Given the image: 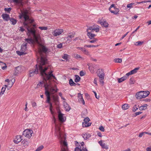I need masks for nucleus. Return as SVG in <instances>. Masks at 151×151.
Instances as JSON below:
<instances>
[{
  "instance_id": "nucleus-57",
  "label": "nucleus",
  "mask_w": 151,
  "mask_h": 151,
  "mask_svg": "<svg viewBox=\"0 0 151 151\" xmlns=\"http://www.w3.org/2000/svg\"><path fill=\"white\" fill-rule=\"evenodd\" d=\"M129 83L131 84H133L134 83V81L132 80L131 78L130 79Z\"/></svg>"
},
{
  "instance_id": "nucleus-29",
  "label": "nucleus",
  "mask_w": 151,
  "mask_h": 151,
  "mask_svg": "<svg viewBox=\"0 0 151 151\" xmlns=\"http://www.w3.org/2000/svg\"><path fill=\"white\" fill-rule=\"evenodd\" d=\"M9 20L11 22L12 24L13 25L17 23V20L13 18H10Z\"/></svg>"
},
{
  "instance_id": "nucleus-43",
  "label": "nucleus",
  "mask_w": 151,
  "mask_h": 151,
  "mask_svg": "<svg viewBox=\"0 0 151 151\" xmlns=\"http://www.w3.org/2000/svg\"><path fill=\"white\" fill-rule=\"evenodd\" d=\"M4 10L5 12L8 13H9L11 10V8L10 7L9 8H5Z\"/></svg>"
},
{
  "instance_id": "nucleus-53",
  "label": "nucleus",
  "mask_w": 151,
  "mask_h": 151,
  "mask_svg": "<svg viewBox=\"0 0 151 151\" xmlns=\"http://www.w3.org/2000/svg\"><path fill=\"white\" fill-rule=\"evenodd\" d=\"M58 48H61L62 47V43H60L57 46Z\"/></svg>"
},
{
  "instance_id": "nucleus-47",
  "label": "nucleus",
  "mask_w": 151,
  "mask_h": 151,
  "mask_svg": "<svg viewBox=\"0 0 151 151\" xmlns=\"http://www.w3.org/2000/svg\"><path fill=\"white\" fill-rule=\"evenodd\" d=\"M98 40L97 39L94 38L93 40H90L89 41V42L91 43H94L96 42Z\"/></svg>"
},
{
  "instance_id": "nucleus-61",
  "label": "nucleus",
  "mask_w": 151,
  "mask_h": 151,
  "mask_svg": "<svg viewBox=\"0 0 151 151\" xmlns=\"http://www.w3.org/2000/svg\"><path fill=\"white\" fill-rule=\"evenodd\" d=\"M147 151H151V147H148L146 149Z\"/></svg>"
},
{
  "instance_id": "nucleus-54",
  "label": "nucleus",
  "mask_w": 151,
  "mask_h": 151,
  "mask_svg": "<svg viewBox=\"0 0 151 151\" xmlns=\"http://www.w3.org/2000/svg\"><path fill=\"white\" fill-rule=\"evenodd\" d=\"M85 73L83 72V71H81L80 72V75L82 76L85 75Z\"/></svg>"
},
{
  "instance_id": "nucleus-21",
  "label": "nucleus",
  "mask_w": 151,
  "mask_h": 151,
  "mask_svg": "<svg viewBox=\"0 0 151 151\" xmlns=\"http://www.w3.org/2000/svg\"><path fill=\"white\" fill-rule=\"evenodd\" d=\"M82 137L84 139H88L91 137V135L89 133H88L83 134L82 135Z\"/></svg>"
},
{
  "instance_id": "nucleus-63",
  "label": "nucleus",
  "mask_w": 151,
  "mask_h": 151,
  "mask_svg": "<svg viewBox=\"0 0 151 151\" xmlns=\"http://www.w3.org/2000/svg\"><path fill=\"white\" fill-rule=\"evenodd\" d=\"M142 113V112L140 111V112H137L135 113V114H136V116H137V115H138Z\"/></svg>"
},
{
  "instance_id": "nucleus-20",
  "label": "nucleus",
  "mask_w": 151,
  "mask_h": 151,
  "mask_svg": "<svg viewBox=\"0 0 151 151\" xmlns=\"http://www.w3.org/2000/svg\"><path fill=\"white\" fill-rule=\"evenodd\" d=\"M2 17L4 20L6 21H8L10 18L9 15L6 14H3Z\"/></svg>"
},
{
  "instance_id": "nucleus-35",
  "label": "nucleus",
  "mask_w": 151,
  "mask_h": 151,
  "mask_svg": "<svg viewBox=\"0 0 151 151\" xmlns=\"http://www.w3.org/2000/svg\"><path fill=\"white\" fill-rule=\"evenodd\" d=\"M139 69V68H135L134 69L130 71V73L132 74H134L136 73L137 72V70H138Z\"/></svg>"
},
{
  "instance_id": "nucleus-10",
  "label": "nucleus",
  "mask_w": 151,
  "mask_h": 151,
  "mask_svg": "<svg viewBox=\"0 0 151 151\" xmlns=\"http://www.w3.org/2000/svg\"><path fill=\"white\" fill-rule=\"evenodd\" d=\"M52 77L53 78H54V79H55L56 78H53L52 76L51 77V78H50L49 79H44V80H45V81H41V82H40L38 84H37V88H39L41 86H42L43 85H44V84H48L47 83V81H46V80H50V79H51V78H52Z\"/></svg>"
},
{
  "instance_id": "nucleus-30",
  "label": "nucleus",
  "mask_w": 151,
  "mask_h": 151,
  "mask_svg": "<svg viewBox=\"0 0 151 151\" xmlns=\"http://www.w3.org/2000/svg\"><path fill=\"white\" fill-rule=\"evenodd\" d=\"M64 40H65V42L67 44L70 42L71 40L70 38L67 36L64 38Z\"/></svg>"
},
{
  "instance_id": "nucleus-42",
  "label": "nucleus",
  "mask_w": 151,
  "mask_h": 151,
  "mask_svg": "<svg viewBox=\"0 0 151 151\" xmlns=\"http://www.w3.org/2000/svg\"><path fill=\"white\" fill-rule=\"evenodd\" d=\"M23 0H12L13 1L17 4H21Z\"/></svg>"
},
{
  "instance_id": "nucleus-58",
  "label": "nucleus",
  "mask_w": 151,
  "mask_h": 151,
  "mask_svg": "<svg viewBox=\"0 0 151 151\" xmlns=\"http://www.w3.org/2000/svg\"><path fill=\"white\" fill-rule=\"evenodd\" d=\"M33 107H35L37 106V104L35 102H33L32 103Z\"/></svg>"
},
{
  "instance_id": "nucleus-45",
  "label": "nucleus",
  "mask_w": 151,
  "mask_h": 151,
  "mask_svg": "<svg viewBox=\"0 0 151 151\" xmlns=\"http://www.w3.org/2000/svg\"><path fill=\"white\" fill-rule=\"evenodd\" d=\"M39 28L42 30H46L47 29L46 27H39Z\"/></svg>"
},
{
  "instance_id": "nucleus-56",
  "label": "nucleus",
  "mask_w": 151,
  "mask_h": 151,
  "mask_svg": "<svg viewBox=\"0 0 151 151\" xmlns=\"http://www.w3.org/2000/svg\"><path fill=\"white\" fill-rule=\"evenodd\" d=\"M144 133H145V132L140 133L139 134V137H141L144 134Z\"/></svg>"
},
{
  "instance_id": "nucleus-27",
  "label": "nucleus",
  "mask_w": 151,
  "mask_h": 151,
  "mask_svg": "<svg viewBox=\"0 0 151 151\" xmlns=\"http://www.w3.org/2000/svg\"><path fill=\"white\" fill-rule=\"evenodd\" d=\"M112 13L115 14H117L119 12V10L117 8L115 9H112L109 10Z\"/></svg>"
},
{
  "instance_id": "nucleus-52",
  "label": "nucleus",
  "mask_w": 151,
  "mask_h": 151,
  "mask_svg": "<svg viewBox=\"0 0 151 151\" xmlns=\"http://www.w3.org/2000/svg\"><path fill=\"white\" fill-rule=\"evenodd\" d=\"M133 110L135 112L136 111V110L138 109V108L136 106H135L134 107H133Z\"/></svg>"
},
{
  "instance_id": "nucleus-60",
  "label": "nucleus",
  "mask_w": 151,
  "mask_h": 151,
  "mask_svg": "<svg viewBox=\"0 0 151 151\" xmlns=\"http://www.w3.org/2000/svg\"><path fill=\"white\" fill-rule=\"evenodd\" d=\"M129 33V32H127L126 34L124 35L122 37L121 40L123 38H124L127 35V34Z\"/></svg>"
},
{
  "instance_id": "nucleus-11",
  "label": "nucleus",
  "mask_w": 151,
  "mask_h": 151,
  "mask_svg": "<svg viewBox=\"0 0 151 151\" xmlns=\"http://www.w3.org/2000/svg\"><path fill=\"white\" fill-rule=\"evenodd\" d=\"M45 94L47 97V100L46 101V102L48 103L50 102V94L49 92H48V91L46 90L45 91Z\"/></svg>"
},
{
  "instance_id": "nucleus-18",
  "label": "nucleus",
  "mask_w": 151,
  "mask_h": 151,
  "mask_svg": "<svg viewBox=\"0 0 151 151\" xmlns=\"http://www.w3.org/2000/svg\"><path fill=\"white\" fill-rule=\"evenodd\" d=\"M90 119H89L88 117H86L85 119H84V121L85 123V127H87L91 125V124L87 123L88 122L90 121Z\"/></svg>"
},
{
  "instance_id": "nucleus-41",
  "label": "nucleus",
  "mask_w": 151,
  "mask_h": 151,
  "mask_svg": "<svg viewBox=\"0 0 151 151\" xmlns=\"http://www.w3.org/2000/svg\"><path fill=\"white\" fill-rule=\"evenodd\" d=\"M29 141H28L26 140H24L22 142V143L25 145H28L29 144Z\"/></svg>"
},
{
  "instance_id": "nucleus-62",
  "label": "nucleus",
  "mask_w": 151,
  "mask_h": 151,
  "mask_svg": "<svg viewBox=\"0 0 151 151\" xmlns=\"http://www.w3.org/2000/svg\"><path fill=\"white\" fill-rule=\"evenodd\" d=\"M97 134L98 136L100 137H102V134L100 132H98L97 133Z\"/></svg>"
},
{
  "instance_id": "nucleus-23",
  "label": "nucleus",
  "mask_w": 151,
  "mask_h": 151,
  "mask_svg": "<svg viewBox=\"0 0 151 151\" xmlns=\"http://www.w3.org/2000/svg\"><path fill=\"white\" fill-rule=\"evenodd\" d=\"M7 86V85H4L2 87L0 93V96H2L4 93Z\"/></svg>"
},
{
  "instance_id": "nucleus-55",
  "label": "nucleus",
  "mask_w": 151,
  "mask_h": 151,
  "mask_svg": "<svg viewBox=\"0 0 151 151\" xmlns=\"http://www.w3.org/2000/svg\"><path fill=\"white\" fill-rule=\"evenodd\" d=\"M93 93H94V94H95V96L96 97V98L97 99H99V96H97L96 93L94 91H93Z\"/></svg>"
},
{
  "instance_id": "nucleus-40",
  "label": "nucleus",
  "mask_w": 151,
  "mask_h": 151,
  "mask_svg": "<svg viewBox=\"0 0 151 151\" xmlns=\"http://www.w3.org/2000/svg\"><path fill=\"white\" fill-rule=\"evenodd\" d=\"M98 45H86L84 46V47H98Z\"/></svg>"
},
{
  "instance_id": "nucleus-4",
  "label": "nucleus",
  "mask_w": 151,
  "mask_h": 151,
  "mask_svg": "<svg viewBox=\"0 0 151 151\" xmlns=\"http://www.w3.org/2000/svg\"><path fill=\"white\" fill-rule=\"evenodd\" d=\"M56 129L57 135L58 138L60 139V143L63 147L62 148L61 151L63 150H65V151H66V148L67 146V142L65 140L63 141L62 139V133L60 131V128L59 126H56Z\"/></svg>"
},
{
  "instance_id": "nucleus-28",
  "label": "nucleus",
  "mask_w": 151,
  "mask_h": 151,
  "mask_svg": "<svg viewBox=\"0 0 151 151\" xmlns=\"http://www.w3.org/2000/svg\"><path fill=\"white\" fill-rule=\"evenodd\" d=\"M75 35V33L74 32H70L68 34L67 36L72 40V38L74 37Z\"/></svg>"
},
{
  "instance_id": "nucleus-26",
  "label": "nucleus",
  "mask_w": 151,
  "mask_h": 151,
  "mask_svg": "<svg viewBox=\"0 0 151 151\" xmlns=\"http://www.w3.org/2000/svg\"><path fill=\"white\" fill-rule=\"evenodd\" d=\"M142 92L143 96V98H145L147 96H148V95L150 93L149 91H142Z\"/></svg>"
},
{
  "instance_id": "nucleus-34",
  "label": "nucleus",
  "mask_w": 151,
  "mask_h": 151,
  "mask_svg": "<svg viewBox=\"0 0 151 151\" xmlns=\"http://www.w3.org/2000/svg\"><path fill=\"white\" fill-rule=\"evenodd\" d=\"M21 67H17L15 68V72L17 73H20L21 71Z\"/></svg>"
},
{
  "instance_id": "nucleus-44",
  "label": "nucleus",
  "mask_w": 151,
  "mask_h": 151,
  "mask_svg": "<svg viewBox=\"0 0 151 151\" xmlns=\"http://www.w3.org/2000/svg\"><path fill=\"white\" fill-rule=\"evenodd\" d=\"M44 148V146L43 145H41L38 147L36 150V151H40Z\"/></svg>"
},
{
  "instance_id": "nucleus-15",
  "label": "nucleus",
  "mask_w": 151,
  "mask_h": 151,
  "mask_svg": "<svg viewBox=\"0 0 151 151\" xmlns=\"http://www.w3.org/2000/svg\"><path fill=\"white\" fill-rule=\"evenodd\" d=\"M22 139L20 135H17L16 137V138L14 140V142L15 143L17 144L21 141Z\"/></svg>"
},
{
  "instance_id": "nucleus-46",
  "label": "nucleus",
  "mask_w": 151,
  "mask_h": 151,
  "mask_svg": "<svg viewBox=\"0 0 151 151\" xmlns=\"http://www.w3.org/2000/svg\"><path fill=\"white\" fill-rule=\"evenodd\" d=\"M15 81V79H12L11 80L10 82L11 83V85L10 86H9V88H10L13 85L14 83V82Z\"/></svg>"
},
{
  "instance_id": "nucleus-13",
  "label": "nucleus",
  "mask_w": 151,
  "mask_h": 151,
  "mask_svg": "<svg viewBox=\"0 0 151 151\" xmlns=\"http://www.w3.org/2000/svg\"><path fill=\"white\" fill-rule=\"evenodd\" d=\"M27 50V43L25 42L23 43V44L21 46V48L20 51H23L24 52H25Z\"/></svg>"
},
{
  "instance_id": "nucleus-36",
  "label": "nucleus",
  "mask_w": 151,
  "mask_h": 151,
  "mask_svg": "<svg viewBox=\"0 0 151 151\" xmlns=\"http://www.w3.org/2000/svg\"><path fill=\"white\" fill-rule=\"evenodd\" d=\"M74 57L77 59H82V58L80 55L77 54H74Z\"/></svg>"
},
{
  "instance_id": "nucleus-12",
  "label": "nucleus",
  "mask_w": 151,
  "mask_h": 151,
  "mask_svg": "<svg viewBox=\"0 0 151 151\" xmlns=\"http://www.w3.org/2000/svg\"><path fill=\"white\" fill-rule=\"evenodd\" d=\"M142 92V91H140L137 93L136 94L135 96L137 99H140L142 98H143Z\"/></svg>"
},
{
  "instance_id": "nucleus-25",
  "label": "nucleus",
  "mask_w": 151,
  "mask_h": 151,
  "mask_svg": "<svg viewBox=\"0 0 151 151\" xmlns=\"http://www.w3.org/2000/svg\"><path fill=\"white\" fill-rule=\"evenodd\" d=\"M147 106L148 105L147 104H144L139 107V109L140 110H145L147 109Z\"/></svg>"
},
{
  "instance_id": "nucleus-31",
  "label": "nucleus",
  "mask_w": 151,
  "mask_h": 151,
  "mask_svg": "<svg viewBox=\"0 0 151 151\" xmlns=\"http://www.w3.org/2000/svg\"><path fill=\"white\" fill-rule=\"evenodd\" d=\"M129 107V105L127 104H125L122 106V109L124 110H126Z\"/></svg>"
},
{
  "instance_id": "nucleus-14",
  "label": "nucleus",
  "mask_w": 151,
  "mask_h": 151,
  "mask_svg": "<svg viewBox=\"0 0 151 151\" xmlns=\"http://www.w3.org/2000/svg\"><path fill=\"white\" fill-rule=\"evenodd\" d=\"M102 27H104L106 28L108 27L109 24L106 21L100 20L98 21Z\"/></svg>"
},
{
  "instance_id": "nucleus-39",
  "label": "nucleus",
  "mask_w": 151,
  "mask_h": 151,
  "mask_svg": "<svg viewBox=\"0 0 151 151\" xmlns=\"http://www.w3.org/2000/svg\"><path fill=\"white\" fill-rule=\"evenodd\" d=\"M115 63H120L122 62V59L121 58H116L114 60Z\"/></svg>"
},
{
  "instance_id": "nucleus-51",
  "label": "nucleus",
  "mask_w": 151,
  "mask_h": 151,
  "mask_svg": "<svg viewBox=\"0 0 151 151\" xmlns=\"http://www.w3.org/2000/svg\"><path fill=\"white\" fill-rule=\"evenodd\" d=\"M99 129H100V130L102 132H104V128L102 126H101V127H99Z\"/></svg>"
},
{
  "instance_id": "nucleus-2",
  "label": "nucleus",
  "mask_w": 151,
  "mask_h": 151,
  "mask_svg": "<svg viewBox=\"0 0 151 151\" xmlns=\"http://www.w3.org/2000/svg\"><path fill=\"white\" fill-rule=\"evenodd\" d=\"M48 51V49L45 46L42 45L41 49L39 50V54L40 57V58H37V62L39 64V69L41 71V73L43 75H44L48 78L51 76H53L55 78V76H54L52 73V71H51L48 73H46V70L48 69L47 67H46L45 65L47 63V60L45 54H44L43 52H46Z\"/></svg>"
},
{
  "instance_id": "nucleus-38",
  "label": "nucleus",
  "mask_w": 151,
  "mask_h": 151,
  "mask_svg": "<svg viewBox=\"0 0 151 151\" xmlns=\"http://www.w3.org/2000/svg\"><path fill=\"white\" fill-rule=\"evenodd\" d=\"M76 78L75 79V81L77 83L79 82L80 80V77L78 75L75 76Z\"/></svg>"
},
{
  "instance_id": "nucleus-5",
  "label": "nucleus",
  "mask_w": 151,
  "mask_h": 151,
  "mask_svg": "<svg viewBox=\"0 0 151 151\" xmlns=\"http://www.w3.org/2000/svg\"><path fill=\"white\" fill-rule=\"evenodd\" d=\"M44 87L45 91L46 90L48 91L49 92L52 94L56 93L58 90L56 85L53 86L50 84H45Z\"/></svg>"
},
{
  "instance_id": "nucleus-59",
  "label": "nucleus",
  "mask_w": 151,
  "mask_h": 151,
  "mask_svg": "<svg viewBox=\"0 0 151 151\" xmlns=\"http://www.w3.org/2000/svg\"><path fill=\"white\" fill-rule=\"evenodd\" d=\"M19 28L20 29H19V31L21 32H23L24 31V29L22 27H20Z\"/></svg>"
},
{
  "instance_id": "nucleus-19",
  "label": "nucleus",
  "mask_w": 151,
  "mask_h": 151,
  "mask_svg": "<svg viewBox=\"0 0 151 151\" xmlns=\"http://www.w3.org/2000/svg\"><path fill=\"white\" fill-rule=\"evenodd\" d=\"M78 98L79 101L82 103L84 105L85 104V102L83 99V96L82 94L80 93H78Z\"/></svg>"
},
{
  "instance_id": "nucleus-24",
  "label": "nucleus",
  "mask_w": 151,
  "mask_h": 151,
  "mask_svg": "<svg viewBox=\"0 0 151 151\" xmlns=\"http://www.w3.org/2000/svg\"><path fill=\"white\" fill-rule=\"evenodd\" d=\"M127 78V77L126 76H124L120 78H118V82L119 83H120L122 81L126 80Z\"/></svg>"
},
{
  "instance_id": "nucleus-1",
  "label": "nucleus",
  "mask_w": 151,
  "mask_h": 151,
  "mask_svg": "<svg viewBox=\"0 0 151 151\" xmlns=\"http://www.w3.org/2000/svg\"><path fill=\"white\" fill-rule=\"evenodd\" d=\"M28 13V12L27 10L21 11V13L20 14L19 17L20 19L23 17L24 19V21L23 23V25L27 30V35H29L30 34H32L34 39L33 40L32 38H27L25 39V40L28 43L30 44L38 43V35H36L35 30V25L32 24L34 21L29 18Z\"/></svg>"
},
{
  "instance_id": "nucleus-49",
  "label": "nucleus",
  "mask_w": 151,
  "mask_h": 151,
  "mask_svg": "<svg viewBox=\"0 0 151 151\" xmlns=\"http://www.w3.org/2000/svg\"><path fill=\"white\" fill-rule=\"evenodd\" d=\"M68 55L66 54H64L63 55L62 57V58L66 60H67L68 58Z\"/></svg>"
},
{
  "instance_id": "nucleus-9",
  "label": "nucleus",
  "mask_w": 151,
  "mask_h": 151,
  "mask_svg": "<svg viewBox=\"0 0 151 151\" xmlns=\"http://www.w3.org/2000/svg\"><path fill=\"white\" fill-rule=\"evenodd\" d=\"M63 30L62 29H56L52 33L54 36H56L61 34L63 32Z\"/></svg>"
},
{
  "instance_id": "nucleus-6",
  "label": "nucleus",
  "mask_w": 151,
  "mask_h": 151,
  "mask_svg": "<svg viewBox=\"0 0 151 151\" xmlns=\"http://www.w3.org/2000/svg\"><path fill=\"white\" fill-rule=\"evenodd\" d=\"M37 63V64L36 65V68L35 70L34 71H32V70L30 71L29 75L30 77L32 76L35 74H37L38 73V70H40V73L41 75L43 77V78H44V79H45L46 78L47 79H50V78L52 76L54 78V77L53 76H51L49 77V78H47V76H45L44 75H43L42 74H41V71H40V69H39V64Z\"/></svg>"
},
{
  "instance_id": "nucleus-37",
  "label": "nucleus",
  "mask_w": 151,
  "mask_h": 151,
  "mask_svg": "<svg viewBox=\"0 0 151 151\" xmlns=\"http://www.w3.org/2000/svg\"><path fill=\"white\" fill-rule=\"evenodd\" d=\"M17 54L19 55H21L26 54V52H24L23 51L20 50V51H17Z\"/></svg>"
},
{
  "instance_id": "nucleus-48",
  "label": "nucleus",
  "mask_w": 151,
  "mask_h": 151,
  "mask_svg": "<svg viewBox=\"0 0 151 151\" xmlns=\"http://www.w3.org/2000/svg\"><path fill=\"white\" fill-rule=\"evenodd\" d=\"M134 4L131 3V4H127V8H132L133 7V5H134Z\"/></svg>"
},
{
  "instance_id": "nucleus-7",
  "label": "nucleus",
  "mask_w": 151,
  "mask_h": 151,
  "mask_svg": "<svg viewBox=\"0 0 151 151\" xmlns=\"http://www.w3.org/2000/svg\"><path fill=\"white\" fill-rule=\"evenodd\" d=\"M98 76L99 78L100 82L103 84L105 76V74L102 69H99L97 70Z\"/></svg>"
},
{
  "instance_id": "nucleus-22",
  "label": "nucleus",
  "mask_w": 151,
  "mask_h": 151,
  "mask_svg": "<svg viewBox=\"0 0 151 151\" xmlns=\"http://www.w3.org/2000/svg\"><path fill=\"white\" fill-rule=\"evenodd\" d=\"M58 118L60 121L63 122L65 120V119L63 117V114L59 113L58 114Z\"/></svg>"
},
{
  "instance_id": "nucleus-8",
  "label": "nucleus",
  "mask_w": 151,
  "mask_h": 151,
  "mask_svg": "<svg viewBox=\"0 0 151 151\" xmlns=\"http://www.w3.org/2000/svg\"><path fill=\"white\" fill-rule=\"evenodd\" d=\"M33 133V131L30 129H27L24 130L23 133V136L29 139L32 136Z\"/></svg>"
},
{
  "instance_id": "nucleus-64",
  "label": "nucleus",
  "mask_w": 151,
  "mask_h": 151,
  "mask_svg": "<svg viewBox=\"0 0 151 151\" xmlns=\"http://www.w3.org/2000/svg\"><path fill=\"white\" fill-rule=\"evenodd\" d=\"M75 151H80V149H79V148L78 147H76L75 148Z\"/></svg>"
},
{
  "instance_id": "nucleus-33",
  "label": "nucleus",
  "mask_w": 151,
  "mask_h": 151,
  "mask_svg": "<svg viewBox=\"0 0 151 151\" xmlns=\"http://www.w3.org/2000/svg\"><path fill=\"white\" fill-rule=\"evenodd\" d=\"M69 83L70 85L71 86H75L76 85V84L73 82L72 79H70L69 80Z\"/></svg>"
},
{
  "instance_id": "nucleus-32",
  "label": "nucleus",
  "mask_w": 151,
  "mask_h": 151,
  "mask_svg": "<svg viewBox=\"0 0 151 151\" xmlns=\"http://www.w3.org/2000/svg\"><path fill=\"white\" fill-rule=\"evenodd\" d=\"M82 51L86 55H89L90 54L89 52L84 47L83 48Z\"/></svg>"
},
{
  "instance_id": "nucleus-17",
  "label": "nucleus",
  "mask_w": 151,
  "mask_h": 151,
  "mask_svg": "<svg viewBox=\"0 0 151 151\" xmlns=\"http://www.w3.org/2000/svg\"><path fill=\"white\" fill-rule=\"evenodd\" d=\"M99 143L102 147V148L107 149H108V147L105 145V144L102 142V140H100L99 142Z\"/></svg>"
},
{
  "instance_id": "nucleus-3",
  "label": "nucleus",
  "mask_w": 151,
  "mask_h": 151,
  "mask_svg": "<svg viewBox=\"0 0 151 151\" xmlns=\"http://www.w3.org/2000/svg\"><path fill=\"white\" fill-rule=\"evenodd\" d=\"M98 27V26L94 25L92 26L89 27L87 29L86 32H87V35L90 39H92L96 36V35L92 33V32L94 31H95L96 32H99V27Z\"/></svg>"
},
{
  "instance_id": "nucleus-16",
  "label": "nucleus",
  "mask_w": 151,
  "mask_h": 151,
  "mask_svg": "<svg viewBox=\"0 0 151 151\" xmlns=\"http://www.w3.org/2000/svg\"><path fill=\"white\" fill-rule=\"evenodd\" d=\"M63 105L66 111H68L71 109L70 107L68 104L65 101H63Z\"/></svg>"
},
{
  "instance_id": "nucleus-50",
  "label": "nucleus",
  "mask_w": 151,
  "mask_h": 151,
  "mask_svg": "<svg viewBox=\"0 0 151 151\" xmlns=\"http://www.w3.org/2000/svg\"><path fill=\"white\" fill-rule=\"evenodd\" d=\"M116 9V8L114 7V4H112L109 8V10L112 9Z\"/></svg>"
}]
</instances>
